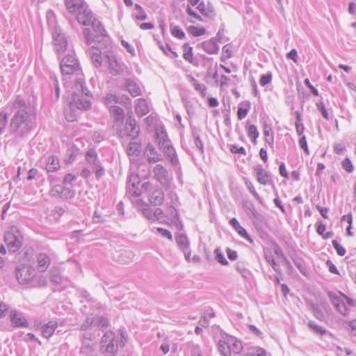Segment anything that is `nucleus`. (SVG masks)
<instances>
[{
  "instance_id": "obj_1",
  "label": "nucleus",
  "mask_w": 356,
  "mask_h": 356,
  "mask_svg": "<svg viewBox=\"0 0 356 356\" xmlns=\"http://www.w3.org/2000/svg\"><path fill=\"white\" fill-rule=\"evenodd\" d=\"M13 116L10 131L15 138H24L36 126V109L33 103L25 97L17 95L11 107Z\"/></svg>"
},
{
  "instance_id": "obj_2",
  "label": "nucleus",
  "mask_w": 356,
  "mask_h": 356,
  "mask_svg": "<svg viewBox=\"0 0 356 356\" xmlns=\"http://www.w3.org/2000/svg\"><path fill=\"white\" fill-rule=\"evenodd\" d=\"M60 67L63 75L72 76L71 78L75 82L74 87L81 88L83 87V74L78 60L74 56H65L60 62Z\"/></svg>"
},
{
  "instance_id": "obj_3",
  "label": "nucleus",
  "mask_w": 356,
  "mask_h": 356,
  "mask_svg": "<svg viewBox=\"0 0 356 356\" xmlns=\"http://www.w3.org/2000/svg\"><path fill=\"white\" fill-rule=\"evenodd\" d=\"M125 341L123 332L121 333L120 338L113 332L108 331L104 333L101 339V351L107 356H115L118 348L124 346Z\"/></svg>"
},
{
  "instance_id": "obj_4",
  "label": "nucleus",
  "mask_w": 356,
  "mask_h": 356,
  "mask_svg": "<svg viewBox=\"0 0 356 356\" xmlns=\"http://www.w3.org/2000/svg\"><path fill=\"white\" fill-rule=\"evenodd\" d=\"M127 100H129V98L127 97L117 96L112 93L107 94L104 98V104L108 107L114 122L113 127H119L124 120V110L113 104L125 103Z\"/></svg>"
},
{
  "instance_id": "obj_5",
  "label": "nucleus",
  "mask_w": 356,
  "mask_h": 356,
  "mask_svg": "<svg viewBox=\"0 0 356 356\" xmlns=\"http://www.w3.org/2000/svg\"><path fill=\"white\" fill-rule=\"evenodd\" d=\"M86 28L83 34L87 40L88 44H92L93 42H98L100 47L106 46V41L105 38L106 36V31L97 19L93 20L92 23Z\"/></svg>"
},
{
  "instance_id": "obj_6",
  "label": "nucleus",
  "mask_w": 356,
  "mask_h": 356,
  "mask_svg": "<svg viewBox=\"0 0 356 356\" xmlns=\"http://www.w3.org/2000/svg\"><path fill=\"white\" fill-rule=\"evenodd\" d=\"M84 90H74L70 95H67L70 106L79 110H88L90 108L91 103L89 99V90L88 92H83Z\"/></svg>"
},
{
  "instance_id": "obj_7",
  "label": "nucleus",
  "mask_w": 356,
  "mask_h": 356,
  "mask_svg": "<svg viewBox=\"0 0 356 356\" xmlns=\"http://www.w3.org/2000/svg\"><path fill=\"white\" fill-rule=\"evenodd\" d=\"M4 241L10 252H15L22 246V236L15 227H12L4 235Z\"/></svg>"
},
{
  "instance_id": "obj_8",
  "label": "nucleus",
  "mask_w": 356,
  "mask_h": 356,
  "mask_svg": "<svg viewBox=\"0 0 356 356\" xmlns=\"http://www.w3.org/2000/svg\"><path fill=\"white\" fill-rule=\"evenodd\" d=\"M118 134L120 137H132V139H135L139 134V127L136 125L135 119L129 116L127 120L124 127L120 129L117 127Z\"/></svg>"
},
{
  "instance_id": "obj_9",
  "label": "nucleus",
  "mask_w": 356,
  "mask_h": 356,
  "mask_svg": "<svg viewBox=\"0 0 356 356\" xmlns=\"http://www.w3.org/2000/svg\"><path fill=\"white\" fill-rule=\"evenodd\" d=\"M154 179L160 183V184L168 189L170 187L172 177H170L167 169L161 164H157L153 169Z\"/></svg>"
},
{
  "instance_id": "obj_10",
  "label": "nucleus",
  "mask_w": 356,
  "mask_h": 356,
  "mask_svg": "<svg viewBox=\"0 0 356 356\" xmlns=\"http://www.w3.org/2000/svg\"><path fill=\"white\" fill-rule=\"evenodd\" d=\"M35 274V269L29 266H21L16 269V277L20 284L31 282Z\"/></svg>"
},
{
  "instance_id": "obj_11",
  "label": "nucleus",
  "mask_w": 356,
  "mask_h": 356,
  "mask_svg": "<svg viewBox=\"0 0 356 356\" xmlns=\"http://www.w3.org/2000/svg\"><path fill=\"white\" fill-rule=\"evenodd\" d=\"M127 193L132 197H139L142 194L140 179L138 173H131L129 177Z\"/></svg>"
},
{
  "instance_id": "obj_12",
  "label": "nucleus",
  "mask_w": 356,
  "mask_h": 356,
  "mask_svg": "<svg viewBox=\"0 0 356 356\" xmlns=\"http://www.w3.org/2000/svg\"><path fill=\"white\" fill-rule=\"evenodd\" d=\"M256 174L257 181L262 185L273 184L271 173L266 171L261 165H257L253 168Z\"/></svg>"
},
{
  "instance_id": "obj_13",
  "label": "nucleus",
  "mask_w": 356,
  "mask_h": 356,
  "mask_svg": "<svg viewBox=\"0 0 356 356\" xmlns=\"http://www.w3.org/2000/svg\"><path fill=\"white\" fill-rule=\"evenodd\" d=\"M77 21L84 26H90L93 20H96L86 5L84 8L76 14Z\"/></svg>"
},
{
  "instance_id": "obj_14",
  "label": "nucleus",
  "mask_w": 356,
  "mask_h": 356,
  "mask_svg": "<svg viewBox=\"0 0 356 356\" xmlns=\"http://www.w3.org/2000/svg\"><path fill=\"white\" fill-rule=\"evenodd\" d=\"M144 154L149 163H156L163 160V156L157 152L154 147L150 143L147 145Z\"/></svg>"
},
{
  "instance_id": "obj_15",
  "label": "nucleus",
  "mask_w": 356,
  "mask_h": 356,
  "mask_svg": "<svg viewBox=\"0 0 356 356\" xmlns=\"http://www.w3.org/2000/svg\"><path fill=\"white\" fill-rule=\"evenodd\" d=\"M64 2L67 10L74 15L87 5L83 0H65Z\"/></svg>"
},
{
  "instance_id": "obj_16",
  "label": "nucleus",
  "mask_w": 356,
  "mask_h": 356,
  "mask_svg": "<svg viewBox=\"0 0 356 356\" xmlns=\"http://www.w3.org/2000/svg\"><path fill=\"white\" fill-rule=\"evenodd\" d=\"M10 318L11 324L14 327H26L29 325L28 321L24 316L21 313H19L15 310L10 312Z\"/></svg>"
},
{
  "instance_id": "obj_17",
  "label": "nucleus",
  "mask_w": 356,
  "mask_h": 356,
  "mask_svg": "<svg viewBox=\"0 0 356 356\" xmlns=\"http://www.w3.org/2000/svg\"><path fill=\"white\" fill-rule=\"evenodd\" d=\"M226 343L227 344L229 353L232 352L235 354H239L243 350L241 342L234 337L227 335Z\"/></svg>"
},
{
  "instance_id": "obj_18",
  "label": "nucleus",
  "mask_w": 356,
  "mask_h": 356,
  "mask_svg": "<svg viewBox=\"0 0 356 356\" xmlns=\"http://www.w3.org/2000/svg\"><path fill=\"white\" fill-rule=\"evenodd\" d=\"M105 49L106 46L100 47L99 44L98 46H92L90 49L91 59L96 67L100 66L104 60V55L99 51L98 48Z\"/></svg>"
},
{
  "instance_id": "obj_19",
  "label": "nucleus",
  "mask_w": 356,
  "mask_h": 356,
  "mask_svg": "<svg viewBox=\"0 0 356 356\" xmlns=\"http://www.w3.org/2000/svg\"><path fill=\"white\" fill-rule=\"evenodd\" d=\"M229 224L232 226V227L238 232V234L245 238L247 241L252 243L253 241L250 236L247 233L245 229L241 227L237 220L236 218H233L229 220Z\"/></svg>"
},
{
  "instance_id": "obj_20",
  "label": "nucleus",
  "mask_w": 356,
  "mask_h": 356,
  "mask_svg": "<svg viewBox=\"0 0 356 356\" xmlns=\"http://www.w3.org/2000/svg\"><path fill=\"white\" fill-rule=\"evenodd\" d=\"M58 327V323L55 321H51L41 327L42 334L44 338H50L54 333Z\"/></svg>"
},
{
  "instance_id": "obj_21",
  "label": "nucleus",
  "mask_w": 356,
  "mask_h": 356,
  "mask_svg": "<svg viewBox=\"0 0 356 356\" xmlns=\"http://www.w3.org/2000/svg\"><path fill=\"white\" fill-rule=\"evenodd\" d=\"M38 270L40 272H44L51 264L49 257L44 254L40 253L37 257Z\"/></svg>"
},
{
  "instance_id": "obj_22",
  "label": "nucleus",
  "mask_w": 356,
  "mask_h": 356,
  "mask_svg": "<svg viewBox=\"0 0 356 356\" xmlns=\"http://www.w3.org/2000/svg\"><path fill=\"white\" fill-rule=\"evenodd\" d=\"M163 149V153L165 156L170 159V161L172 165H177L178 163V159L175 152V149L170 145V143L165 145L164 146L160 147Z\"/></svg>"
},
{
  "instance_id": "obj_23",
  "label": "nucleus",
  "mask_w": 356,
  "mask_h": 356,
  "mask_svg": "<svg viewBox=\"0 0 356 356\" xmlns=\"http://www.w3.org/2000/svg\"><path fill=\"white\" fill-rule=\"evenodd\" d=\"M149 200L154 206L161 205L164 200V193L161 189L154 190L150 195Z\"/></svg>"
},
{
  "instance_id": "obj_24",
  "label": "nucleus",
  "mask_w": 356,
  "mask_h": 356,
  "mask_svg": "<svg viewBox=\"0 0 356 356\" xmlns=\"http://www.w3.org/2000/svg\"><path fill=\"white\" fill-rule=\"evenodd\" d=\"M136 113L139 117L147 115L149 110L147 102L143 99H139L135 108Z\"/></svg>"
},
{
  "instance_id": "obj_25",
  "label": "nucleus",
  "mask_w": 356,
  "mask_h": 356,
  "mask_svg": "<svg viewBox=\"0 0 356 356\" xmlns=\"http://www.w3.org/2000/svg\"><path fill=\"white\" fill-rule=\"evenodd\" d=\"M192 136L194 140L195 145L201 154L204 153V144L200 138V129L197 127L192 129Z\"/></svg>"
},
{
  "instance_id": "obj_26",
  "label": "nucleus",
  "mask_w": 356,
  "mask_h": 356,
  "mask_svg": "<svg viewBox=\"0 0 356 356\" xmlns=\"http://www.w3.org/2000/svg\"><path fill=\"white\" fill-rule=\"evenodd\" d=\"M67 45V40L63 35L58 34L54 38V48L57 52H62L65 51Z\"/></svg>"
},
{
  "instance_id": "obj_27",
  "label": "nucleus",
  "mask_w": 356,
  "mask_h": 356,
  "mask_svg": "<svg viewBox=\"0 0 356 356\" xmlns=\"http://www.w3.org/2000/svg\"><path fill=\"white\" fill-rule=\"evenodd\" d=\"M175 241L180 250H183L189 248V241L185 234H177L175 236Z\"/></svg>"
},
{
  "instance_id": "obj_28",
  "label": "nucleus",
  "mask_w": 356,
  "mask_h": 356,
  "mask_svg": "<svg viewBox=\"0 0 356 356\" xmlns=\"http://www.w3.org/2000/svg\"><path fill=\"white\" fill-rule=\"evenodd\" d=\"M92 326L97 327L101 330H104L109 326V322L107 318L104 316H92Z\"/></svg>"
},
{
  "instance_id": "obj_29",
  "label": "nucleus",
  "mask_w": 356,
  "mask_h": 356,
  "mask_svg": "<svg viewBox=\"0 0 356 356\" xmlns=\"http://www.w3.org/2000/svg\"><path fill=\"white\" fill-rule=\"evenodd\" d=\"M60 168L59 161L57 157L54 156H50L48 157L46 169L48 172H54Z\"/></svg>"
},
{
  "instance_id": "obj_30",
  "label": "nucleus",
  "mask_w": 356,
  "mask_h": 356,
  "mask_svg": "<svg viewBox=\"0 0 356 356\" xmlns=\"http://www.w3.org/2000/svg\"><path fill=\"white\" fill-rule=\"evenodd\" d=\"M183 58L189 63H193L194 60L193 49L187 42L182 45Z\"/></svg>"
},
{
  "instance_id": "obj_31",
  "label": "nucleus",
  "mask_w": 356,
  "mask_h": 356,
  "mask_svg": "<svg viewBox=\"0 0 356 356\" xmlns=\"http://www.w3.org/2000/svg\"><path fill=\"white\" fill-rule=\"evenodd\" d=\"M107 57L108 60V68L110 72L113 75L120 74L122 72L120 63L114 57Z\"/></svg>"
},
{
  "instance_id": "obj_32",
  "label": "nucleus",
  "mask_w": 356,
  "mask_h": 356,
  "mask_svg": "<svg viewBox=\"0 0 356 356\" xmlns=\"http://www.w3.org/2000/svg\"><path fill=\"white\" fill-rule=\"evenodd\" d=\"M308 305H309L315 318H316L320 321H323L325 318V316L320 307L318 305L313 303L312 302H309Z\"/></svg>"
},
{
  "instance_id": "obj_33",
  "label": "nucleus",
  "mask_w": 356,
  "mask_h": 356,
  "mask_svg": "<svg viewBox=\"0 0 356 356\" xmlns=\"http://www.w3.org/2000/svg\"><path fill=\"white\" fill-rule=\"evenodd\" d=\"M202 47L204 50L210 54H216L218 51L217 44L211 40L204 42Z\"/></svg>"
},
{
  "instance_id": "obj_34",
  "label": "nucleus",
  "mask_w": 356,
  "mask_h": 356,
  "mask_svg": "<svg viewBox=\"0 0 356 356\" xmlns=\"http://www.w3.org/2000/svg\"><path fill=\"white\" fill-rule=\"evenodd\" d=\"M264 257L267 262L270 264L273 270L277 273H280L281 270L280 266L276 264L273 255L270 250H264Z\"/></svg>"
},
{
  "instance_id": "obj_35",
  "label": "nucleus",
  "mask_w": 356,
  "mask_h": 356,
  "mask_svg": "<svg viewBox=\"0 0 356 356\" xmlns=\"http://www.w3.org/2000/svg\"><path fill=\"white\" fill-rule=\"evenodd\" d=\"M140 143L131 140L128 145L127 152L129 156H136L139 154Z\"/></svg>"
},
{
  "instance_id": "obj_36",
  "label": "nucleus",
  "mask_w": 356,
  "mask_h": 356,
  "mask_svg": "<svg viewBox=\"0 0 356 356\" xmlns=\"http://www.w3.org/2000/svg\"><path fill=\"white\" fill-rule=\"evenodd\" d=\"M156 136L158 145L160 147L170 143L168 138L167 133L164 131H161L160 132L156 131Z\"/></svg>"
},
{
  "instance_id": "obj_37",
  "label": "nucleus",
  "mask_w": 356,
  "mask_h": 356,
  "mask_svg": "<svg viewBox=\"0 0 356 356\" xmlns=\"http://www.w3.org/2000/svg\"><path fill=\"white\" fill-rule=\"evenodd\" d=\"M170 33L173 37L179 40H182L186 36L184 30L179 26L176 25L170 26Z\"/></svg>"
},
{
  "instance_id": "obj_38",
  "label": "nucleus",
  "mask_w": 356,
  "mask_h": 356,
  "mask_svg": "<svg viewBox=\"0 0 356 356\" xmlns=\"http://www.w3.org/2000/svg\"><path fill=\"white\" fill-rule=\"evenodd\" d=\"M236 270L244 279H248L250 277L251 273L247 269L243 262H237L236 264Z\"/></svg>"
},
{
  "instance_id": "obj_39",
  "label": "nucleus",
  "mask_w": 356,
  "mask_h": 356,
  "mask_svg": "<svg viewBox=\"0 0 356 356\" xmlns=\"http://www.w3.org/2000/svg\"><path fill=\"white\" fill-rule=\"evenodd\" d=\"M199 12L205 17H210L213 15V10L211 7L207 6L203 1H201L197 6Z\"/></svg>"
},
{
  "instance_id": "obj_40",
  "label": "nucleus",
  "mask_w": 356,
  "mask_h": 356,
  "mask_svg": "<svg viewBox=\"0 0 356 356\" xmlns=\"http://www.w3.org/2000/svg\"><path fill=\"white\" fill-rule=\"evenodd\" d=\"M90 168L92 171L95 173L97 179H99L104 175L105 170L99 161L94 163L93 165H90Z\"/></svg>"
},
{
  "instance_id": "obj_41",
  "label": "nucleus",
  "mask_w": 356,
  "mask_h": 356,
  "mask_svg": "<svg viewBox=\"0 0 356 356\" xmlns=\"http://www.w3.org/2000/svg\"><path fill=\"white\" fill-rule=\"evenodd\" d=\"M187 31L191 35L195 37L202 36L206 33V29L204 27L195 26H189Z\"/></svg>"
},
{
  "instance_id": "obj_42",
  "label": "nucleus",
  "mask_w": 356,
  "mask_h": 356,
  "mask_svg": "<svg viewBox=\"0 0 356 356\" xmlns=\"http://www.w3.org/2000/svg\"><path fill=\"white\" fill-rule=\"evenodd\" d=\"M307 326L313 332L316 334L324 335L326 333V330L324 327L317 325L312 321L308 322Z\"/></svg>"
},
{
  "instance_id": "obj_43",
  "label": "nucleus",
  "mask_w": 356,
  "mask_h": 356,
  "mask_svg": "<svg viewBox=\"0 0 356 356\" xmlns=\"http://www.w3.org/2000/svg\"><path fill=\"white\" fill-rule=\"evenodd\" d=\"M86 159L90 165H92L99 161L97 152L94 149H90L88 150L86 154Z\"/></svg>"
},
{
  "instance_id": "obj_44",
  "label": "nucleus",
  "mask_w": 356,
  "mask_h": 356,
  "mask_svg": "<svg viewBox=\"0 0 356 356\" xmlns=\"http://www.w3.org/2000/svg\"><path fill=\"white\" fill-rule=\"evenodd\" d=\"M86 159L90 165H92L99 161L97 152L94 149H90L88 150L86 154Z\"/></svg>"
},
{
  "instance_id": "obj_45",
  "label": "nucleus",
  "mask_w": 356,
  "mask_h": 356,
  "mask_svg": "<svg viewBox=\"0 0 356 356\" xmlns=\"http://www.w3.org/2000/svg\"><path fill=\"white\" fill-rule=\"evenodd\" d=\"M227 335L222 337V339L219 340L218 342V349L222 353L223 356L229 354V350L227 348Z\"/></svg>"
},
{
  "instance_id": "obj_46",
  "label": "nucleus",
  "mask_w": 356,
  "mask_h": 356,
  "mask_svg": "<svg viewBox=\"0 0 356 356\" xmlns=\"http://www.w3.org/2000/svg\"><path fill=\"white\" fill-rule=\"evenodd\" d=\"M186 12L191 17L190 22L195 23L196 22H201L202 20L201 16L195 12L189 5L187 6Z\"/></svg>"
},
{
  "instance_id": "obj_47",
  "label": "nucleus",
  "mask_w": 356,
  "mask_h": 356,
  "mask_svg": "<svg viewBox=\"0 0 356 356\" xmlns=\"http://www.w3.org/2000/svg\"><path fill=\"white\" fill-rule=\"evenodd\" d=\"M134 256L133 252L129 250H124L121 252L118 257V261L122 264H126L131 260Z\"/></svg>"
},
{
  "instance_id": "obj_48",
  "label": "nucleus",
  "mask_w": 356,
  "mask_h": 356,
  "mask_svg": "<svg viewBox=\"0 0 356 356\" xmlns=\"http://www.w3.org/2000/svg\"><path fill=\"white\" fill-rule=\"evenodd\" d=\"M266 353L264 349L255 347L249 349L248 352H247L244 356H266Z\"/></svg>"
},
{
  "instance_id": "obj_49",
  "label": "nucleus",
  "mask_w": 356,
  "mask_h": 356,
  "mask_svg": "<svg viewBox=\"0 0 356 356\" xmlns=\"http://www.w3.org/2000/svg\"><path fill=\"white\" fill-rule=\"evenodd\" d=\"M64 186L61 184H56L49 191V195L52 197H60Z\"/></svg>"
},
{
  "instance_id": "obj_50",
  "label": "nucleus",
  "mask_w": 356,
  "mask_h": 356,
  "mask_svg": "<svg viewBox=\"0 0 356 356\" xmlns=\"http://www.w3.org/2000/svg\"><path fill=\"white\" fill-rule=\"evenodd\" d=\"M50 280L54 284L61 285L63 284L64 279L60 276L58 271L55 270L51 272Z\"/></svg>"
},
{
  "instance_id": "obj_51",
  "label": "nucleus",
  "mask_w": 356,
  "mask_h": 356,
  "mask_svg": "<svg viewBox=\"0 0 356 356\" xmlns=\"http://www.w3.org/2000/svg\"><path fill=\"white\" fill-rule=\"evenodd\" d=\"M214 254L216 255V259L218 263H220L222 266H228L229 262L224 257L223 254L222 253L221 250L219 248H216L214 250Z\"/></svg>"
},
{
  "instance_id": "obj_52",
  "label": "nucleus",
  "mask_w": 356,
  "mask_h": 356,
  "mask_svg": "<svg viewBox=\"0 0 356 356\" xmlns=\"http://www.w3.org/2000/svg\"><path fill=\"white\" fill-rule=\"evenodd\" d=\"M259 131L254 124L250 125L248 129V136L250 137L253 143L256 142L257 138L259 137Z\"/></svg>"
},
{
  "instance_id": "obj_53",
  "label": "nucleus",
  "mask_w": 356,
  "mask_h": 356,
  "mask_svg": "<svg viewBox=\"0 0 356 356\" xmlns=\"http://www.w3.org/2000/svg\"><path fill=\"white\" fill-rule=\"evenodd\" d=\"M327 296L332 302V304L333 305V306L334 307H339V305L340 304V302H341L343 300L340 298L339 296H338L337 294H336L334 292H332V291H328L327 292Z\"/></svg>"
},
{
  "instance_id": "obj_54",
  "label": "nucleus",
  "mask_w": 356,
  "mask_h": 356,
  "mask_svg": "<svg viewBox=\"0 0 356 356\" xmlns=\"http://www.w3.org/2000/svg\"><path fill=\"white\" fill-rule=\"evenodd\" d=\"M264 134L265 137H268L270 135H271L270 138H266V142L270 144L273 145V132L271 130V127L270 125L267 124L266 123L264 125Z\"/></svg>"
},
{
  "instance_id": "obj_55",
  "label": "nucleus",
  "mask_w": 356,
  "mask_h": 356,
  "mask_svg": "<svg viewBox=\"0 0 356 356\" xmlns=\"http://www.w3.org/2000/svg\"><path fill=\"white\" fill-rule=\"evenodd\" d=\"M135 9L138 12V14L136 15L135 19L138 21H143L147 19V15L143 8L138 5H135Z\"/></svg>"
},
{
  "instance_id": "obj_56",
  "label": "nucleus",
  "mask_w": 356,
  "mask_h": 356,
  "mask_svg": "<svg viewBox=\"0 0 356 356\" xmlns=\"http://www.w3.org/2000/svg\"><path fill=\"white\" fill-rule=\"evenodd\" d=\"M316 105L318 109L321 112V114L323 116V118H325L326 120H328L329 115L325 108V106L323 100L320 99L318 102H316Z\"/></svg>"
},
{
  "instance_id": "obj_57",
  "label": "nucleus",
  "mask_w": 356,
  "mask_h": 356,
  "mask_svg": "<svg viewBox=\"0 0 356 356\" xmlns=\"http://www.w3.org/2000/svg\"><path fill=\"white\" fill-rule=\"evenodd\" d=\"M332 243L334 248L336 250L337 254L339 256L342 257V256L345 255V254L346 252L345 248L343 246H341L337 240H333L332 241Z\"/></svg>"
},
{
  "instance_id": "obj_58",
  "label": "nucleus",
  "mask_w": 356,
  "mask_h": 356,
  "mask_svg": "<svg viewBox=\"0 0 356 356\" xmlns=\"http://www.w3.org/2000/svg\"><path fill=\"white\" fill-rule=\"evenodd\" d=\"M92 326V316L89 314L86 316V321L81 324V330H87Z\"/></svg>"
},
{
  "instance_id": "obj_59",
  "label": "nucleus",
  "mask_w": 356,
  "mask_h": 356,
  "mask_svg": "<svg viewBox=\"0 0 356 356\" xmlns=\"http://www.w3.org/2000/svg\"><path fill=\"white\" fill-rule=\"evenodd\" d=\"M335 309L343 316H348L350 314V310L347 308L343 301L340 302L339 307H336Z\"/></svg>"
},
{
  "instance_id": "obj_60",
  "label": "nucleus",
  "mask_w": 356,
  "mask_h": 356,
  "mask_svg": "<svg viewBox=\"0 0 356 356\" xmlns=\"http://www.w3.org/2000/svg\"><path fill=\"white\" fill-rule=\"evenodd\" d=\"M8 121V115L5 113H0V134H1L6 128Z\"/></svg>"
},
{
  "instance_id": "obj_61",
  "label": "nucleus",
  "mask_w": 356,
  "mask_h": 356,
  "mask_svg": "<svg viewBox=\"0 0 356 356\" xmlns=\"http://www.w3.org/2000/svg\"><path fill=\"white\" fill-rule=\"evenodd\" d=\"M76 108H72L70 106V111L65 112V118L69 122H74L76 120V114L75 111Z\"/></svg>"
},
{
  "instance_id": "obj_62",
  "label": "nucleus",
  "mask_w": 356,
  "mask_h": 356,
  "mask_svg": "<svg viewBox=\"0 0 356 356\" xmlns=\"http://www.w3.org/2000/svg\"><path fill=\"white\" fill-rule=\"evenodd\" d=\"M232 54V51L231 47L229 45L224 46L222 48V60L228 59V58H231Z\"/></svg>"
},
{
  "instance_id": "obj_63",
  "label": "nucleus",
  "mask_w": 356,
  "mask_h": 356,
  "mask_svg": "<svg viewBox=\"0 0 356 356\" xmlns=\"http://www.w3.org/2000/svg\"><path fill=\"white\" fill-rule=\"evenodd\" d=\"M74 195V191L64 186L60 198L70 199Z\"/></svg>"
},
{
  "instance_id": "obj_64",
  "label": "nucleus",
  "mask_w": 356,
  "mask_h": 356,
  "mask_svg": "<svg viewBox=\"0 0 356 356\" xmlns=\"http://www.w3.org/2000/svg\"><path fill=\"white\" fill-rule=\"evenodd\" d=\"M342 168L348 172H351L353 170V166L348 158H346L342 162Z\"/></svg>"
}]
</instances>
